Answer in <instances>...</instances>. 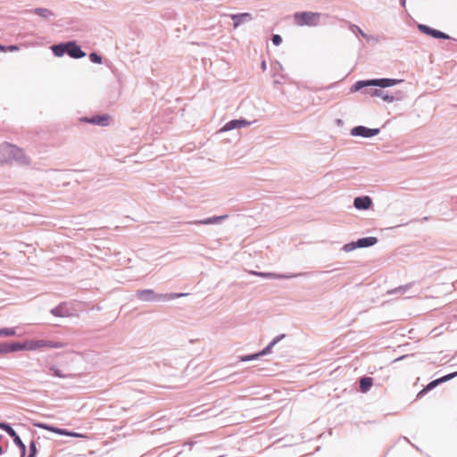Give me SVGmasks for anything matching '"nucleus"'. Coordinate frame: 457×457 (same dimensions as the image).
<instances>
[{"instance_id": "1", "label": "nucleus", "mask_w": 457, "mask_h": 457, "mask_svg": "<svg viewBox=\"0 0 457 457\" xmlns=\"http://www.w3.org/2000/svg\"><path fill=\"white\" fill-rule=\"evenodd\" d=\"M0 154L2 157L0 162L2 163L15 162L21 167L31 166V159L25 153L24 149L9 142H3L0 144Z\"/></svg>"}, {"instance_id": "2", "label": "nucleus", "mask_w": 457, "mask_h": 457, "mask_svg": "<svg viewBox=\"0 0 457 457\" xmlns=\"http://www.w3.org/2000/svg\"><path fill=\"white\" fill-rule=\"evenodd\" d=\"M61 345L50 340H26L23 343L17 342L18 351H36L44 348H59Z\"/></svg>"}, {"instance_id": "3", "label": "nucleus", "mask_w": 457, "mask_h": 457, "mask_svg": "<svg viewBox=\"0 0 457 457\" xmlns=\"http://www.w3.org/2000/svg\"><path fill=\"white\" fill-rule=\"evenodd\" d=\"M136 295L139 300L148 302V301H154L156 299L171 300V299H175L178 297L187 295V294L156 295L154 293V291L152 289H144V290L137 291Z\"/></svg>"}, {"instance_id": "4", "label": "nucleus", "mask_w": 457, "mask_h": 457, "mask_svg": "<svg viewBox=\"0 0 457 457\" xmlns=\"http://www.w3.org/2000/svg\"><path fill=\"white\" fill-rule=\"evenodd\" d=\"M320 13L313 12H297L294 14L295 22L298 26H317Z\"/></svg>"}, {"instance_id": "5", "label": "nucleus", "mask_w": 457, "mask_h": 457, "mask_svg": "<svg viewBox=\"0 0 457 457\" xmlns=\"http://www.w3.org/2000/svg\"><path fill=\"white\" fill-rule=\"evenodd\" d=\"M112 117L108 113L95 114L92 116H83L79 119V122L92 124L99 127H107L110 124Z\"/></svg>"}, {"instance_id": "6", "label": "nucleus", "mask_w": 457, "mask_h": 457, "mask_svg": "<svg viewBox=\"0 0 457 457\" xmlns=\"http://www.w3.org/2000/svg\"><path fill=\"white\" fill-rule=\"evenodd\" d=\"M417 28L419 31L421 32L422 34H425L436 39L456 40L455 38L450 37L448 34L441 30L436 29L434 28H431L426 24L419 23L417 25Z\"/></svg>"}, {"instance_id": "7", "label": "nucleus", "mask_w": 457, "mask_h": 457, "mask_svg": "<svg viewBox=\"0 0 457 457\" xmlns=\"http://www.w3.org/2000/svg\"><path fill=\"white\" fill-rule=\"evenodd\" d=\"M380 132V129L374 128L370 129L368 127H365L363 125H358L351 129L350 135L353 137H361L364 138H370L377 135H378Z\"/></svg>"}, {"instance_id": "8", "label": "nucleus", "mask_w": 457, "mask_h": 457, "mask_svg": "<svg viewBox=\"0 0 457 457\" xmlns=\"http://www.w3.org/2000/svg\"><path fill=\"white\" fill-rule=\"evenodd\" d=\"M72 59H81L87 55L76 40L67 41L66 54Z\"/></svg>"}, {"instance_id": "9", "label": "nucleus", "mask_w": 457, "mask_h": 457, "mask_svg": "<svg viewBox=\"0 0 457 457\" xmlns=\"http://www.w3.org/2000/svg\"><path fill=\"white\" fill-rule=\"evenodd\" d=\"M36 426L42 429L51 431L55 434H58V435L68 436H72V437H80V438L87 437V436H85L83 434H79V433H76V432H70L66 429L58 428H55V427H53V426H50L47 424H37Z\"/></svg>"}, {"instance_id": "10", "label": "nucleus", "mask_w": 457, "mask_h": 457, "mask_svg": "<svg viewBox=\"0 0 457 457\" xmlns=\"http://www.w3.org/2000/svg\"><path fill=\"white\" fill-rule=\"evenodd\" d=\"M251 122L245 118L234 119L226 122L220 129V132H227L250 125Z\"/></svg>"}, {"instance_id": "11", "label": "nucleus", "mask_w": 457, "mask_h": 457, "mask_svg": "<svg viewBox=\"0 0 457 457\" xmlns=\"http://www.w3.org/2000/svg\"><path fill=\"white\" fill-rule=\"evenodd\" d=\"M373 87H378L380 88H387L394 87L401 82H403V79H390V78H379V79H371Z\"/></svg>"}, {"instance_id": "12", "label": "nucleus", "mask_w": 457, "mask_h": 457, "mask_svg": "<svg viewBox=\"0 0 457 457\" xmlns=\"http://www.w3.org/2000/svg\"><path fill=\"white\" fill-rule=\"evenodd\" d=\"M0 428L4 429L11 437L13 438L14 443L19 446L22 453L25 452V445L11 426L6 423H0Z\"/></svg>"}, {"instance_id": "13", "label": "nucleus", "mask_w": 457, "mask_h": 457, "mask_svg": "<svg viewBox=\"0 0 457 457\" xmlns=\"http://www.w3.org/2000/svg\"><path fill=\"white\" fill-rule=\"evenodd\" d=\"M230 18L233 21V27L237 28L242 23L251 21L252 15L249 12H241V13L231 14Z\"/></svg>"}, {"instance_id": "14", "label": "nucleus", "mask_w": 457, "mask_h": 457, "mask_svg": "<svg viewBox=\"0 0 457 457\" xmlns=\"http://www.w3.org/2000/svg\"><path fill=\"white\" fill-rule=\"evenodd\" d=\"M456 375V373H452V374H449V375H446V376H444L442 377L441 378H438V379H436V380H433L431 381L425 388H423L419 394H418V396H420L421 395H423L424 393L428 392V390H431L432 388H434L435 386H436L438 384H440L441 382H445V381H447L451 378H453L454 376Z\"/></svg>"}, {"instance_id": "15", "label": "nucleus", "mask_w": 457, "mask_h": 457, "mask_svg": "<svg viewBox=\"0 0 457 457\" xmlns=\"http://www.w3.org/2000/svg\"><path fill=\"white\" fill-rule=\"evenodd\" d=\"M372 82L373 81H371V79L358 80L351 86L350 92L356 93L359 91H363V89L366 87H373Z\"/></svg>"}, {"instance_id": "16", "label": "nucleus", "mask_w": 457, "mask_h": 457, "mask_svg": "<svg viewBox=\"0 0 457 457\" xmlns=\"http://www.w3.org/2000/svg\"><path fill=\"white\" fill-rule=\"evenodd\" d=\"M371 203L370 196H360L354 199L353 205L356 209L367 210L370 207Z\"/></svg>"}, {"instance_id": "17", "label": "nucleus", "mask_w": 457, "mask_h": 457, "mask_svg": "<svg viewBox=\"0 0 457 457\" xmlns=\"http://www.w3.org/2000/svg\"><path fill=\"white\" fill-rule=\"evenodd\" d=\"M276 343H277V339L273 340L267 347H265L260 353L241 357L240 358L241 361H252V360L257 359L259 356H262L264 354L269 353Z\"/></svg>"}, {"instance_id": "18", "label": "nucleus", "mask_w": 457, "mask_h": 457, "mask_svg": "<svg viewBox=\"0 0 457 457\" xmlns=\"http://www.w3.org/2000/svg\"><path fill=\"white\" fill-rule=\"evenodd\" d=\"M67 41L54 44L50 46L52 53L56 57H62L66 54Z\"/></svg>"}, {"instance_id": "19", "label": "nucleus", "mask_w": 457, "mask_h": 457, "mask_svg": "<svg viewBox=\"0 0 457 457\" xmlns=\"http://www.w3.org/2000/svg\"><path fill=\"white\" fill-rule=\"evenodd\" d=\"M349 30L352 33H353L356 37H362L368 42L373 39L372 36H370L367 33H365L359 26H357L355 24H350Z\"/></svg>"}, {"instance_id": "20", "label": "nucleus", "mask_w": 457, "mask_h": 457, "mask_svg": "<svg viewBox=\"0 0 457 457\" xmlns=\"http://www.w3.org/2000/svg\"><path fill=\"white\" fill-rule=\"evenodd\" d=\"M17 342L14 343H2L0 344V355L9 353L18 352Z\"/></svg>"}, {"instance_id": "21", "label": "nucleus", "mask_w": 457, "mask_h": 457, "mask_svg": "<svg viewBox=\"0 0 457 457\" xmlns=\"http://www.w3.org/2000/svg\"><path fill=\"white\" fill-rule=\"evenodd\" d=\"M33 12L46 20H49L50 18L54 16V12H52L51 10H49L47 8H43V7L35 8L33 10Z\"/></svg>"}, {"instance_id": "22", "label": "nucleus", "mask_w": 457, "mask_h": 457, "mask_svg": "<svg viewBox=\"0 0 457 457\" xmlns=\"http://www.w3.org/2000/svg\"><path fill=\"white\" fill-rule=\"evenodd\" d=\"M384 88H377V89H374L372 92H371V96H377V97H380L382 98L385 102L386 103H390V100L392 99L391 98V96H389V91L386 90H383Z\"/></svg>"}, {"instance_id": "23", "label": "nucleus", "mask_w": 457, "mask_h": 457, "mask_svg": "<svg viewBox=\"0 0 457 457\" xmlns=\"http://www.w3.org/2000/svg\"><path fill=\"white\" fill-rule=\"evenodd\" d=\"M373 385V378L370 377H364L360 379V390L366 393Z\"/></svg>"}, {"instance_id": "24", "label": "nucleus", "mask_w": 457, "mask_h": 457, "mask_svg": "<svg viewBox=\"0 0 457 457\" xmlns=\"http://www.w3.org/2000/svg\"><path fill=\"white\" fill-rule=\"evenodd\" d=\"M378 242L377 237H363L358 240L357 246L358 247H367L375 245Z\"/></svg>"}, {"instance_id": "25", "label": "nucleus", "mask_w": 457, "mask_h": 457, "mask_svg": "<svg viewBox=\"0 0 457 457\" xmlns=\"http://www.w3.org/2000/svg\"><path fill=\"white\" fill-rule=\"evenodd\" d=\"M389 96H391L390 103L403 101L406 98V94L401 90H395L394 92L389 91Z\"/></svg>"}, {"instance_id": "26", "label": "nucleus", "mask_w": 457, "mask_h": 457, "mask_svg": "<svg viewBox=\"0 0 457 457\" xmlns=\"http://www.w3.org/2000/svg\"><path fill=\"white\" fill-rule=\"evenodd\" d=\"M52 314L57 317H68L70 316L69 311L64 305H59L51 311Z\"/></svg>"}, {"instance_id": "27", "label": "nucleus", "mask_w": 457, "mask_h": 457, "mask_svg": "<svg viewBox=\"0 0 457 457\" xmlns=\"http://www.w3.org/2000/svg\"><path fill=\"white\" fill-rule=\"evenodd\" d=\"M226 217H227L226 215L225 216H215V217L209 218V219H206V220L195 221L194 223L195 224H204V225L213 224V223L219 222L220 220L225 219Z\"/></svg>"}, {"instance_id": "28", "label": "nucleus", "mask_w": 457, "mask_h": 457, "mask_svg": "<svg viewBox=\"0 0 457 457\" xmlns=\"http://www.w3.org/2000/svg\"><path fill=\"white\" fill-rule=\"evenodd\" d=\"M251 273L255 276H259L262 278H286V276H284V275L276 274V273H264V272H256V271H252Z\"/></svg>"}, {"instance_id": "29", "label": "nucleus", "mask_w": 457, "mask_h": 457, "mask_svg": "<svg viewBox=\"0 0 457 457\" xmlns=\"http://www.w3.org/2000/svg\"><path fill=\"white\" fill-rule=\"evenodd\" d=\"M88 58L91 62L96 64H101L103 62V57L96 52H91L88 55Z\"/></svg>"}, {"instance_id": "30", "label": "nucleus", "mask_w": 457, "mask_h": 457, "mask_svg": "<svg viewBox=\"0 0 457 457\" xmlns=\"http://www.w3.org/2000/svg\"><path fill=\"white\" fill-rule=\"evenodd\" d=\"M16 334L14 328H2L0 329V336L12 337Z\"/></svg>"}, {"instance_id": "31", "label": "nucleus", "mask_w": 457, "mask_h": 457, "mask_svg": "<svg viewBox=\"0 0 457 457\" xmlns=\"http://www.w3.org/2000/svg\"><path fill=\"white\" fill-rule=\"evenodd\" d=\"M282 37L278 34H273L271 37V42L274 46H278L282 43Z\"/></svg>"}, {"instance_id": "32", "label": "nucleus", "mask_w": 457, "mask_h": 457, "mask_svg": "<svg viewBox=\"0 0 457 457\" xmlns=\"http://www.w3.org/2000/svg\"><path fill=\"white\" fill-rule=\"evenodd\" d=\"M29 457H34L36 455V453H37V446H36V444L35 442H31L30 445H29Z\"/></svg>"}, {"instance_id": "33", "label": "nucleus", "mask_w": 457, "mask_h": 457, "mask_svg": "<svg viewBox=\"0 0 457 457\" xmlns=\"http://www.w3.org/2000/svg\"><path fill=\"white\" fill-rule=\"evenodd\" d=\"M20 49L19 46L18 45H8V46H5V52L9 51V52H14V51H18Z\"/></svg>"}, {"instance_id": "34", "label": "nucleus", "mask_w": 457, "mask_h": 457, "mask_svg": "<svg viewBox=\"0 0 457 457\" xmlns=\"http://www.w3.org/2000/svg\"><path fill=\"white\" fill-rule=\"evenodd\" d=\"M376 87H366L363 89V91H361L362 94L364 95H369L371 96V92L376 89L375 88Z\"/></svg>"}, {"instance_id": "35", "label": "nucleus", "mask_w": 457, "mask_h": 457, "mask_svg": "<svg viewBox=\"0 0 457 457\" xmlns=\"http://www.w3.org/2000/svg\"><path fill=\"white\" fill-rule=\"evenodd\" d=\"M50 171H72V172H75V171H80L79 170H55V169H51Z\"/></svg>"}, {"instance_id": "36", "label": "nucleus", "mask_w": 457, "mask_h": 457, "mask_svg": "<svg viewBox=\"0 0 457 457\" xmlns=\"http://www.w3.org/2000/svg\"><path fill=\"white\" fill-rule=\"evenodd\" d=\"M261 68L262 69V71H265L266 68H267V64H266V62L265 61H262V63H261Z\"/></svg>"}, {"instance_id": "37", "label": "nucleus", "mask_w": 457, "mask_h": 457, "mask_svg": "<svg viewBox=\"0 0 457 457\" xmlns=\"http://www.w3.org/2000/svg\"><path fill=\"white\" fill-rule=\"evenodd\" d=\"M400 5L404 8L406 5V0H400Z\"/></svg>"}, {"instance_id": "38", "label": "nucleus", "mask_w": 457, "mask_h": 457, "mask_svg": "<svg viewBox=\"0 0 457 457\" xmlns=\"http://www.w3.org/2000/svg\"><path fill=\"white\" fill-rule=\"evenodd\" d=\"M0 52H5V45L0 44Z\"/></svg>"}, {"instance_id": "39", "label": "nucleus", "mask_w": 457, "mask_h": 457, "mask_svg": "<svg viewBox=\"0 0 457 457\" xmlns=\"http://www.w3.org/2000/svg\"><path fill=\"white\" fill-rule=\"evenodd\" d=\"M275 65L278 66V69H280V70L282 69V65L280 62H277Z\"/></svg>"}, {"instance_id": "40", "label": "nucleus", "mask_w": 457, "mask_h": 457, "mask_svg": "<svg viewBox=\"0 0 457 457\" xmlns=\"http://www.w3.org/2000/svg\"><path fill=\"white\" fill-rule=\"evenodd\" d=\"M275 84H279L280 82L278 80L274 81Z\"/></svg>"}]
</instances>
